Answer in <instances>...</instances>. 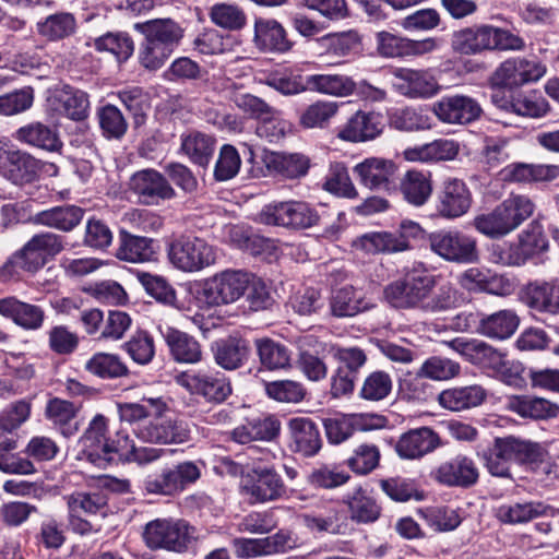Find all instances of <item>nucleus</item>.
Listing matches in <instances>:
<instances>
[{"label": "nucleus", "mask_w": 559, "mask_h": 559, "mask_svg": "<svg viewBox=\"0 0 559 559\" xmlns=\"http://www.w3.org/2000/svg\"><path fill=\"white\" fill-rule=\"evenodd\" d=\"M39 162L22 151L8 148V140L0 139V175L15 185L33 181L39 171Z\"/></svg>", "instance_id": "18"}, {"label": "nucleus", "mask_w": 559, "mask_h": 559, "mask_svg": "<svg viewBox=\"0 0 559 559\" xmlns=\"http://www.w3.org/2000/svg\"><path fill=\"white\" fill-rule=\"evenodd\" d=\"M353 171L364 187L374 191H388L392 187L396 167L390 159L369 157L357 164Z\"/></svg>", "instance_id": "24"}, {"label": "nucleus", "mask_w": 559, "mask_h": 559, "mask_svg": "<svg viewBox=\"0 0 559 559\" xmlns=\"http://www.w3.org/2000/svg\"><path fill=\"white\" fill-rule=\"evenodd\" d=\"M555 509L542 501H524L501 504L497 511V519L506 524H523L539 516H552Z\"/></svg>", "instance_id": "34"}, {"label": "nucleus", "mask_w": 559, "mask_h": 559, "mask_svg": "<svg viewBox=\"0 0 559 559\" xmlns=\"http://www.w3.org/2000/svg\"><path fill=\"white\" fill-rule=\"evenodd\" d=\"M55 102L59 104L58 109L72 120L80 121L87 117L88 97L80 90L66 86L55 95Z\"/></svg>", "instance_id": "56"}, {"label": "nucleus", "mask_w": 559, "mask_h": 559, "mask_svg": "<svg viewBox=\"0 0 559 559\" xmlns=\"http://www.w3.org/2000/svg\"><path fill=\"white\" fill-rule=\"evenodd\" d=\"M254 44L260 50L266 52L283 53L292 48L284 27L275 20L255 21Z\"/></svg>", "instance_id": "37"}, {"label": "nucleus", "mask_w": 559, "mask_h": 559, "mask_svg": "<svg viewBox=\"0 0 559 559\" xmlns=\"http://www.w3.org/2000/svg\"><path fill=\"white\" fill-rule=\"evenodd\" d=\"M85 369L102 379L127 377L129 369L122 359L115 354L96 353L85 364Z\"/></svg>", "instance_id": "54"}, {"label": "nucleus", "mask_w": 559, "mask_h": 559, "mask_svg": "<svg viewBox=\"0 0 559 559\" xmlns=\"http://www.w3.org/2000/svg\"><path fill=\"white\" fill-rule=\"evenodd\" d=\"M508 408L521 416L531 419H548L559 414V406L550 401L528 395H514L508 401Z\"/></svg>", "instance_id": "40"}, {"label": "nucleus", "mask_w": 559, "mask_h": 559, "mask_svg": "<svg viewBox=\"0 0 559 559\" xmlns=\"http://www.w3.org/2000/svg\"><path fill=\"white\" fill-rule=\"evenodd\" d=\"M78 412L79 406L59 397L51 399L46 406V417L64 437H71L79 430Z\"/></svg>", "instance_id": "49"}, {"label": "nucleus", "mask_w": 559, "mask_h": 559, "mask_svg": "<svg viewBox=\"0 0 559 559\" xmlns=\"http://www.w3.org/2000/svg\"><path fill=\"white\" fill-rule=\"evenodd\" d=\"M144 39L139 48V62L150 71L160 69L183 38V28L171 19H155L136 23Z\"/></svg>", "instance_id": "2"}, {"label": "nucleus", "mask_w": 559, "mask_h": 559, "mask_svg": "<svg viewBox=\"0 0 559 559\" xmlns=\"http://www.w3.org/2000/svg\"><path fill=\"white\" fill-rule=\"evenodd\" d=\"M514 462L510 438H496L491 448L485 454V465L496 477L511 478L510 465Z\"/></svg>", "instance_id": "53"}, {"label": "nucleus", "mask_w": 559, "mask_h": 559, "mask_svg": "<svg viewBox=\"0 0 559 559\" xmlns=\"http://www.w3.org/2000/svg\"><path fill=\"white\" fill-rule=\"evenodd\" d=\"M547 66L536 59L510 58L503 61L495 71L492 82L508 85L509 90L535 83L545 76Z\"/></svg>", "instance_id": "15"}, {"label": "nucleus", "mask_w": 559, "mask_h": 559, "mask_svg": "<svg viewBox=\"0 0 559 559\" xmlns=\"http://www.w3.org/2000/svg\"><path fill=\"white\" fill-rule=\"evenodd\" d=\"M264 83L286 96L297 95L308 91L307 76L295 73L288 69L269 73Z\"/></svg>", "instance_id": "62"}, {"label": "nucleus", "mask_w": 559, "mask_h": 559, "mask_svg": "<svg viewBox=\"0 0 559 559\" xmlns=\"http://www.w3.org/2000/svg\"><path fill=\"white\" fill-rule=\"evenodd\" d=\"M240 492L250 504H258L282 498L286 486L274 468L254 467L242 477Z\"/></svg>", "instance_id": "11"}, {"label": "nucleus", "mask_w": 559, "mask_h": 559, "mask_svg": "<svg viewBox=\"0 0 559 559\" xmlns=\"http://www.w3.org/2000/svg\"><path fill=\"white\" fill-rule=\"evenodd\" d=\"M524 304L542 313H559V281H534L523 289Z\"/></svg>", "instance_id": "26"}, {"label": "nucleus", "mask_w": 559, "mask_h": 559, "mask_svg": "<svg viewBox=\"0 0 559 559\" xmlns=\"http://www.w3.org/2000/svg\"><path fill=\"white\" fill-rule=\"evenodd\" d=\"M150 550L185 554L199 539L198 530L185 519L157 518L147 522L141 533Z\"/></svg>", "instance_id": "3"}, {"label": "nucleus", "mask_w": 559, "mask_h": 559, "mask_svg": "<svg viewBox=\"0 0 559 559\" xmlns=\"http://www.w3.org/2000/svg\"><path fill=\"white\" fill-rule=\"evenodd\" d=\"M163 336L173 358L177 362L197 364L202 360L201 345L191 335L173 328H167L163 332Z\"/></svg>", "instance_id": "39"}, {"label": "nucleus", "mask_w": 559, "mask_h": 559, "mask_svg": "<svg viewBox=\"0 0 559 559\" xmlns=\"http://www.w3.org/2000/svg\"><path fill=\"white\" fill-rule=\"evenodd\" d=\"M559 175L557 165H535L514 163L506 166L500 171V178L504 182L531 183L551 181Z\"/></svg>", "instance_id": "35"}, {"label": "nucleus", "mask_w": 559, "mask_h": 559, "mask_svg": "<svg viewBox=\"0 0 559 559\" xmlns=\"http://www.w3.org/2000/svg\"><path fill=\"white\" fill-rule=\"evenodd\" d=\"M330 305L332 314L338 318L354 317L372 307L364 294L353 286H344L335 290Z\"/></svg>", "instance_id": "47"}, {"label": "nucleus", "mask_w": 559, "mask_h": 559, "mask_svg": "<svg viewBox=\"0 0 559 559\" xmlns=\"http://www.w3.org/2000/svg\"><path fill=\"white\" fill-rule=\"evenodd\" d=\"M324 190L347 199H356L358 192L349 177L344 163L335 162L330 165L324 183Z\"/></svg>", "instance_id": "60"}, {"label": "nucleus", "mask_w": 559, "mask_h": 559, "mask_svg": "<svg viewBox=\"0 0 559 559\" xmlns=\"http://www.w3.org/2000/svg\"><path fill=\"white\" fill-rule=\"evenodd\" d=\"M94 47L98 51L114 55L118 61L128 60L134 51V43L128 33H107L94 39Z\"/></svg>", "instance_id": "63"}, {"label": "nucleus", "mask_w": 559, "mask_h": 559, "mask_svg": "<svg viewBox=\"0 0 559 559\" xmlns=\"http://www.w3.org/2000/svg\"><path fill=\"white\" fill-rule=\"evenodd\" d=\"M304 343L310 346H320L323 350H328V354L332 355L338 362L337 369H343L345 372L348 371V373L355 377H357L368 359L366 352L358 346L343 347L337 344L322 342L314 335H309L304 340Z\"/></svg>", "instance_id": "32"}, {"label": "nucleus", "mask_w": 559, "mask_h": 559, "mask_svg": "<svg viewBox=\"0 0 559 559\" xmlns=\"http://www.w3.org/2000/svg\"><path fill=\"white\" fill-rule=\"evenodd\" d=\"M437 280L425 263L415 262L385 286L384 298L396 309H418L425 313L449 311L456 306L459 293L450 282L437 285Z\"/></svg>", "instance_id": "1"}, {"label": "nucleus", "mask_w": 559, "mask_h": 559, "mask_svg": "<svg viewBox=\"0 0 559 559\" xmlns=\"http://www.w3.org/2000/svg\"><path fill=\"white\" fill-rule=\"evenodd\" d=\"M400 191L409 204L424 205L432 193V181L429 173L408 170L400 182Z\"/></svg>", "instance_id": "45"}, {"label": "nucleus", "mask_w": 559, "mask_h": 559, "mask_svg": "<svg viewBox=\"0 0 559 559\" xmlns=\"http://www.w3.org/2000/svg\"><path fill=\"white\" fill-rule=\"evenodd\" d=\"M443 344L457 353L469 364L488 372L500 366L502 352L477 338L455 337L444 341Z\"/></svg>", "instance_id": "19"}, {"label": "nucleus", "mask_w": 559, "mask_h": 559, "mask_svg": "<svg viewBox=\"0 0 559 559\" xmlns=\"http://www.w3.org/2000/svg\"><path fill=\"white\" fill-rule=\"evenodd\" d=\"M168 259L176 269L194 273L215 263L216 250L202 238L180 237L170 242Z\"/></svg>", "instance_id": "8"}, {"label": "nucleus", "mask_w": 559, "mask_h": 559, "mask_svg": "<svg viewBox=\"0 0 559 559\" xmlns=\"http://www.w3.org/2000/svg\"><path fill=\"white\" fill-rule=\"evenodd\" d=\"M130 191L138 197L144 205H159L177 197L167 177L153 168L134 173L129 181Z\"/></svg>", "instance_id": "14"}, {"label": "nucleus", "mask_w": 559, "mask_h": 559, "mask_svg": "<svg viewBox=\"0 0 559 559\" xmlns=\"http://www.w3.org/2000/svg\"><path fill=\"white\" fill-rule=\"evenodd\" d=\"M260 221L266 225L301 230L318 225L320 215L308 202L288 200L264 205L260 212Z\"/></svg>", "instance_id": "6"}, {"label": "nucleus", "mask_w": 559, "mask_h": 559, "mask_svg": "<svg viewBox=\"0 0 559 559\" xmlns=\"http://www.w3.org/2000/svg\"><path fill=\"white\" fill-rule=\"evenodd\" d=\"M519 326V318L512 310H500L495 313L481 314L480 329L476 333L495 340L510 337Z\"/></svg>", "instance_id": "48"}, {"label": "nucleus", "mask_w": 559, "mask_h": 559, "mask_svg": "<svg viewBox=\"0 0 559 559\" xmlns=\"http://www.w3.org/2000/svg\"><path fill=\"white\" fill-rule=\"evenodd\" d=\"M394 76L400 81L397 91L412 98H428L438 93L435 76L426 70L397 69Z\"/></svg>", "instance_id": "29"}, {"label": "nucleus", "mask_w": 559, "mask_h": 559, "mask_svg": "<svg viewBox=\"0 0 559 559\" xmlns=\"http://www.w3.org/2000/svg\"><path fill=\"white\" fill-rule=\"evenodd\" d=\"M289 449L304 457H312L322 448L318 425L309 417H293L287 421Z\"/></svg>", "instance_id": "22"}, {"label": "nucleus", "mask_w": 559, "mask_h": 559, "mask_svg": "<svg viewBox=\"0 0 559 559\" xmlns=\"http://www.w3.org/2000/svg\"><path fill=\"white\" fill-rule=\"evenodd\" d=\"M340 104L331 100H317L301 112L299 123L306 129H323L338 112Z\"/></svg>", "instance_id": "58"}, {"label": "nucleus", "mask_w": 559, "mask_h": 559, "mask_svg": "<svg viewBox=\"0 0 559 559\" xmlns=\"http://www.w3.org/2000/svg\"><path fill=\"white\" fill-rule=\"evenodd\" d=\"M498 207L506 219H508L507 222L512 231L530 218L535 211L534 202L523 194H511Z\"/></svg>", "instance_id": "59"}, {"label": "nucleus", "mask_w": 559, "mask_h": 559, "mask_svg": "<svg viewBox=\"0 0 559 559\" xmlns=\"http://www.w3.org/2000/svg\"><path fill=\"white\" fill-rule=\"evenodd\" d=\"M308 91L336 97H346L356 90V83L346 75L341 74H312L307 76Z\"/></svg>", "instance_id": "52"}, {"label": "nucleus", "mask_w": 559, "mask_h": 559, "mask_svg": "<svg viewBox=\"0 0 559 559\" xmlns=\"http://www.w3.org/2000/svg\"><path fill=\"white\" fill-rule=\"evenodd\" d=\"M437 118L449 124H466L477 120L483 109L472 97L466 95L444 96L432 106Z\"/></svg>", "instance_id": "21"}, {"label": "nucleus", "mask_w": 559, "mask_h": 559, "mask_svg": "<svg viewBox=\"0 0 559 559\" xmlns=\"http://www.w3.org/2000/svg\"><path fill=\"white\" fill-rule=\"evenodd\" d=\"M264 391L269 399L288 404H298L307 395L305 385L299 381L290 379L265 382Z\"/></svg>", "instance_id": "61"}, {"label": "nucleus", "mask_w": 559, "mask_h": 559, "mask_svg": "<svg viewBox=\"0 0 559 559\" xmlns=\"http://www.w3.org/2000/svg\"><path fill=\"white\" fill-rule=\"evenodd\" d=\"M491 25H473L455 31L451 37V47L463 55H476L491 50Z\"/></svg>", "instance_id": "33"}, {"label": "nucleus", "mask_w": 559, "mask_h": 559, "mask_svg": "<svg viewBox=\"0 0 559 559\" xmlns=\"http://www.w3.org/2000/svg\"><path fill=\"white\" fill-rule=\"evenodd\" d=\"M498 205L488 213L476 215L472 226L481 235L488 238H501L512 230Z\"/></svg>", "instance_id": "64"}, {"label": "nucleus", "mask_w": 559, "mask_h": 559, "mask_svg": "<svg viewBox=\"0 0 559 559\" xmlns=\"http://www.w3.org/2000/svg\"><path fill=\"white\" fill-rule=\"evenodd\" d=\"M264 164L286 179H299L308 174L310 158L301 153L270 152L264 156Z\"/></svg>", "instance_id": "36"}, {"label": "nucleus", "mask_w": 559, "mask_h": 559, "mask_svg": "<svg viewBox=\"0 0 559 559\" xmlns=\"http://www.w3.org/2000/svg\"><path fill=\"white\" fill-rule=\"evenodd\" d=\"M261 367L269 371L292 368V353L288 347L272 338H258L254 342Z\"/></svg>", "instance_id": "41"}, {"label": "nucleus", "mask_w": 559, "mask_h": 559, "mask_svg": "<svg viewBox=\"0 0 559 559\" xmlns=\"http://www.w3.org/2000/svg\"><path fill=\"white\" fill-rule=\"evenodd\" d=\"M176 381L189 393L209 403L221 404L233 393L229 378L216 370L182 372L176 377Z\"/></svg>", "instance_id": "10"}, {"label": "nucleus", "mask_w": 559, "mask_h": 559, "mask_svg": "<svg viewBox=\"0 0 559 559\" xmlns=\"http://www.w3.org/2000/svg\"><path fill=\"white\" fill-rule=\"evenodd\" d=\"M200 476V468L193 462H182L162 469L159 474L147 476L144 488L148 493L175 496L195 483Z\"/></svg>", "instance_id": "12"}, {"label": "nucleus", "mask_w": 559, "mask_h": 559, "mask_svg": "<svg viewBox=\"0 0 559 559\" xmlns=\"http://www.w3.org/2000/svg\"><path fill=\"white\" fill-rule=\"evenodd\" d=\"M487 396L488 392L483 385L471 384L443 390L438 395V403L445 409L461 412L480 406Z\"/></svg>", "instance_id": "31"}, {"label": "nucleus", "mask_w": 559, "mask_h": 559, "mask_svg": "<svg viewBox=\"0 0 559 559\" xmlns=\"http://www.w3.org/2000/svg\"><path fill=\"white\" fill-rule=\"evenodd\" d=\"M84 215V210L75 205L56 206L37 213L35 223L63 231H70L76 227Z\"/></svg>", "instance_id": "50"}, {"label": "nucleus", "mask_w": 559, "mask_h": 559, "mask_svg": "<svg viewBox=\"0 0 559 559\" xmlns=\"http://www.w3.org/2000/svg\"><path fill=\"white\" fill-rule=\"evenodd\" d=\"M64 499L68 508V524L73 533L88 535L100 531L99 526L96 527L83 515L107 516L109 504L108 492L105 489L76 490L66 496Z\"/></svg>", "instance_id": "5"}, {"label": "nucleus", "mask_w": 559, "mask_h": 559, "mask_svg": "<svg viewBox=\"0 0 559 559\" xmlns=\"http://www.w3.org/2000/svg\"><path fill=\"white\" fill-rule=\"evenodd\" d=\"M429 249L452 263H474L478 260L477 240L460 230L441 229L427 237Z\"/></svg>", "instance_id": "7"}, {"label": "nucleus", "mask_w": 559, "mask_h": 559, "mask_svg": "<svg viewBox=\"0 0 559 559\" xmlns=\"http://www.w3.org/2000/svg\"><path fill=\"white\" fill-rule=\"evenodd\" d=\"M384 123L381 114L376 111L357 110L342 126L336 136L346 142L361 143L381 135Z\"/></svg>", "instance_id": "20"}, {"label": "nucleus", "mask_w": 559, "mask_h": 559, "mask_svg": "<svg viewBox=\"0 0 559 559\" xmlns=\"http://www.w3.org/2000/svg\"><path fill=\"white\" fill-rule=\"evenodd\" d=\"M16 140L48 152H57L62 143L56 129L41 123L32 122L21 127L15 134Z\"/></svg>", "instance_id": "46"}, {"label": "nucleus", "mask_w": 559, "mask_h": 559, "mask_svg": "<svg viewBox=\"0 0 559 559\" xmlns=\"http://www.w3.org/2000/svg\"><path fill=\"white\" fill-rule=\"evenodd\" d=\"M126 442L120 432H117L116 439L108 436V418L102 414L93 417L80 438L82 454L99 468L107 467L117 460L118 453L126 452Z\"/></svg>", "instance_id": "4"}, {"label": "nucleus", "mask_w": 559, "mask_h": 559, "mask_svg": "<svg viewBox=\"0 0 559 559\" xmlns=\"http://www.w3.org/2000/svg\"><path fill=\"white\" fill-rule=\"evenodd\" d=\"M156 250L154 240L147 237L135 236L127 230L119 233V247L116 257L119 260L142 263L152 261L155 258Z\"/></svg>", "instance_id": "38"}, {"label": "nucleus", "mask_w": 559, "mask_h": 559, "mask_svg": "<svg viewBox=\"0 0 559 559\" xmlns=\"http://www.w3.org/2000/svg\"><path fill=\"white\" fill-rule=\"evenodd\" d=\"M440 445L439 435L429 427H421L403 433L395 444V451L401 459L419 460Z\"/></svg>", "instance_id": "25"}, {"label": "nucleus", "mask_w": 559, "mask_h": 559, "mask_svg": "<svg viewBox=\"0 0 559 559\" xmlns=\"http://www.w3.org/2000/svg\"><path fill=\"white\" fill-rule=\"evenodd\" d=\"M343 503L347 507L349 519L357 524L374 523L382 513V508L371 492L358 486L348 491Z\"/></svg>", "instance_id": "28"}, {"label": "nucleus", "mask_w": 559, "mask_h": 559, "mask_svg": "<svg viewBox=\"0 0 559 559\" xmlns=\"http://www.w3.org/2000/svg\"><path fill=\"white\" fill-rule=\"evenodd\" d=\"M0 314L29 331L41 329L46 317L41 307L21 301L15 297L0 299Z\"/></svg>", "instance_id": "30"}, {"label": "nucleus", "mask_w": 559, "mask_h": 559, "mask_svg": "<svg viewBox=\"0 0 559 559\" xmlns=\"http://www.w3.org/2000/svg\"><path fill=\"white\" fill-rule=\"evenodd\" d=\"M75 19L68 12H59L39 21L36 25L37 33L48 40H60L72 35L75 31Z\"/></svg>", "instance_id": "55"}, {"label": "nucleus", "mask_w": 559, "mask_h": 559, "mask_svg": "<svg viewBox=\"0 0 559 559\" xmlns=\"http://www.w3.org/2000/svg\"><path fill=\"white\" fill-rule=\"evenodd\" d=\"M389 123L392 128L404 131H424L432 127V119L423 107L405 106L388 111Z\"/></svg>", "instance_id": "43"}, {"label": "nucleus", "mask_w": 559, "mask_h": 559, "mask_svg": "<svg viewBox=\"0 0 559 559\" xmlns=\"http://www.w3.org/2000/svg\"><path fill=\"white\" fill-rule=\"evenodd\" d=\"M310 334H307L298 338L299 353L297 366L309 381L319 382L324 380L328 376V365L319 355L328 354V350H323L320 346L306 345L304 340Z\"/></svg>", "instance_id": "42"}, {"label": "nucleus", "mask_w": 559, "mask_h": 559, "mask_svg": "<svg viewBox=\"0 0 559 559\" xmlns=\"http://www.w3.org/2000/svg\"><path fill=\"white\" fill-rule=\"evenodd\" d=\"M215 364L226 371L242 368L250 359L251 347L247 338L229 335L215 341L211 346Z\"/></svg>", "instance_id": "23"}, {"label": "nucleus", "mask_w": 559, "mask_h": 559, "mask_svg": "<svg viewBox=\"0 0 559 559\" xmlns=\"http://www.w3.org/2000/svg\"><path fill=\"white\" fill-rule=\"evenodd\" d=\"M136 436L139 439L151 443H183L190 438V429L185 420L169 418L139 428Z\"/></svg>", "instance_id": "27"}, {"label": "nucleus", "mask_w": 559, "mask_h": 559, "mask_svg": "<svg viewBox=\"0 0 559 559\" xmlns=\"http://www.w3.org/2000/svg\"><path fill=\"white\" fill-rule=\"evenodd\" d=\"M473 203L472 192L463 179L445 178L437 193L436 212L445 219H456L465 215Z\"/></svg>", "instance_id": "16"}, {"label": "nucleus", "mask_w": 559, "mask_h": 559, "mask_svg": "<svg viewBox=\"0 0 559 559\" xmlns=\"http://www.w3.org/2000/svg\"><path fill=\"white\" fill-rule=\"evenodd\" d=\"M421 233L419 224L403 222L401 231H372L355 238L352 247L366 254L402 252L409 249L408 237H417Z\"/></svg>", "instance_id": "9"}, {"label": "nucleus", "mask_w": 559, "mask_h": 559, "mask_svg": "<svg viewBox=\"0 0 559 559\" xmlns=\"http://www.w3.org/2000/svg\"><path fill=\"white\" fill-rule=\"evenodd\" d=\"M181 151L189 159L202 167L207 166L215 148V139L200 131L181 134Z\"/></svg>", "instance_id": "51"}, {"label": "nucleus", "mask_w": 559, "mask_h": 559, "mask_svg": "<svg viewBox=\"0 0 559 559\" xmlns=\"http://www.w3.org/2000/svg\"><path fill=\"white\" fill-rule=\"evenodd\" d=\"M524 264L548 249V240L543 227L537 222H532L526 229L519 235V242L515 245Z\"/></svg>", "instance_id": "57"}, {"label": "nucleus", "mask_w": 559, "mask_h": 559, "mask_svg": "<svg viewBox=\"0 0 559 559\" xmlns=\"http://www.w3.org/2000/svg\"><path fill=\"white\" fill-rule=\"evenodd\" d=\"M460 152V144L450 139H438L430 143L409 148L405 152L412 162H444L453 160Z\"/></svg>", "instance_id": "44"}, {"label": "nucleus", "mask_w": 559, "mask_h": 559, "mask_svg": "<svg viewBox=\"0 0 559 559\" xmlns=\"http://www.w3.org/2000/svg\"><path fill=\"white\" fill-rule=\"evenodd\" d=\"M250 283V274L226 270L206 281L203 296L210 306L228 305L245 295Z\"/></svg>", "instance_id": "13"}, {"label": "nucleus", "mask_w": 559, "mask_h": 559, "mask_svg": "<svg viewBox=\"0 0 559 559\" xmlns=\"http://www.w3.org/2000/svg\"><path fill=\"white\" fill-rule=\"evenodd\" d=\"M430 477L447 487L469 488L478 481L479 471L473 459L459 454L433 468Z\"/></svg>", "instance_id": "17"}]
</instances>
